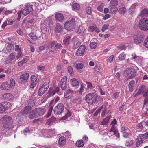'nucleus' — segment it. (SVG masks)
Returning a JSON list of instances; mask_svg holds the SVG:
<instances>
[{
	"label": "nucleus",
	"mask_w": 148,
	"mask_h": 148,
	"mask_svg": "<svg viewBox=\"0 0 148 148\" xmlns=\"http://www.w3.org/2000/svg\"><path fill=\"white\" fill-rule=\"evenodd\" d=\"M73 9L74 10H77L79 9L80 6L79 4L76 3H75L73 5Z\"/></svg>",
	"instance_id": "nucleus-48"
},
{
	"label": "nucleus",
	"mask_w": 148,
	"mask_h": 148,
	"mask_svg": "<svg viewBox=\"0 0 148 148\" xmlns=\"http://www.w3.org/2000/svg\"><path fill=\"white\" fill-rule=\"evenodd\" d=\"M63 27L59 24H57L56 27V31L57 32H61L63 29Z\"/></svg>",
	"instance_id": "nucleus-37"
},
{
	"label": "nucleus",
	"mask_w": 148,
	"mask_h": 148,
	"mask_svg": "<svg viewBox=\"0 0 148 148\" xmlns=\"http://www.w3.org/2000/svg\"><path fill=\"white\" fill-rule=\"evenodd\" d=\"M136 145L137 147H138L140 144L142 143L143 142V138H142V135H140L138 136L136 139Z\"/></svg>",
	"instance_id": "nucleus-24"
},
{
	"label": "nucleus",
	"mask_w": 148,
	"mask_h": 148,
	"mask_svg": "<svg viewBox=\"0 0 148 148\" xmlns=\"http://www.w3.org/2000/svg\"><path fill=\"white\" fill-rule=\"evenodd\" d=\"M31 82L32 84H37L38 82L37 78L34 75H32L31 76Z\"/></svg>",
	"instance_id": "nucleus-33"
},
{
	"label": "nucleus",
	"mask_w": 148,
	"mask_h": 148,
	"mask_svg": "<svg viewBox=\"0 0 148 148\" xmlns=\"http://www.w3.org/2000/svg\"><path fill=\"white\" fill-rule=\"evenodd\" d=\"M95 28H96L95 25L89 27L88 29V30L90 32H92L95 30Z\"/></svg>",
	"instance_id": "nucleus-60"
},
{
	"label": "nucleus",
	"mask_w": 148,
	"mask_h": 148,
	"mask_svg": "<svg viewBox=\"0 0 148 148\" xmlns=\"http://www.w3.org/2000/svg\"><path fill=\"white\" fill-rule=\"evenodd\" d=\"M50 131V130H48L47 132L48 134H51L52 136L56 132V130H55V129H54L53 130H51V131Z\"/></svg>",
	"instance_id": "nucleus-61"
},
{
	"label": "nucleus",
	"mask_w": 148,
	"mask_h": 148,
	"mask_svg": "<svg viewBox=\"0 0 148 148\" xmlns=\"http://www.w3.org/2000/svg\"><path fill=\"white\" fill-rule=\"evenodd\" d=\"M86 12L88 14L90 15L92 13L91 7H87L86 9Z\"/></svg>",
	"instance_id": "nucleus-54"
},
{
	"label": "nucleus",
	"mask_w": 148,
	"mask_h": 148,
	"mask_svg": "<svg viewBox=\"0 0 148 148\" xmlns=\"http://www.w3.org/2000/svg\"><path fill=\"white\" fill-rule=\"evenodd\" d=\"M10 84H9V86H10V88H11L12 87L14 86L15 84V81L12 79H10Z\"/></svg>",
	"instance_id": "nucleus-50"
},
{
	"label": "nucleus",
	"mask_w": 148,
	"mask_h": 148,
	"mask_svg": "<svg viewBox=\"0 0 148 148\" xmlns=\"http://www.w3.org/2000/svg\"><path fill=\"white\" fill-rule=\"evenodd\" d=\"M55 46L56 48L58 49H60L62 47V45L60 43H57L56 44L55 41H53L48 46V47H49L50 48L49 50L51 51H53V50L52 49L53 48V49H55Z\"/></svg>",
	"instance_id": "nucleus-11"
},
{
	"label": "nucleus",
	"mask_w": 148,
	"mask_h": 148,
	"mask_svg": "<svg viewBox=\"0 0 148 148\" xmlns=\"http://www.w3.org/2000/svg\"><path fill=\"white\" fill-rule=\"evenodd\" d=\"M134 40L135 43L137 44L141 43L143 40L142 37L140 35H138L135 37Z\"/></svg>",
	"instance_id": "nucleus-22"
},
{
	"label": "nucleus",
	"mask_w": 148,
	"mask_h": 148,
	"mask_svg": "<svg viewBox=\"0 0 148 148\" xmlns=\"http://www.w3.org/2000/svg\"><path fill=\"white\" fill-rule=\"evenodd\" d=\"M66 140L64 137H60L58 140L59 145L60 146H63L65 144Z\"/></svg>",
	"instance_id": "nucleus-32"
},
{
	"label": "nucleus",
	"mask_w": 148,
	"mask_h": 148,
	"mask_svg": "<svg viewBox=\"0 0 148 148\" xmlns=\"http://www.w3.org/2000/svg\"><path fill=\"white\" fill-rule=\"evenodd\" d=\"M86 83L87 85V88H92L93 86L91 82H86Z\"/></svg>",
	"instance_id": "nucleus-59"
},
{
	"label": "nucleus",
	"mask_w": 148,
	"mask_h": 148,
	"mask_svg": "<svg viewBox=\"0 0 148 148\" xmlns=\"http://www.w3.org/2000/svg\"><path fill=\"white\" fill-rule=\"evenodd\" d=\"M11 0H1L0 3L1 4H5L6 3H8L10 2Z\"/></svg>",
	"instance_id": "nucleus-56"
},
{
	"label": "nucleus",
	"mask_w": 148,
	"mask_h": 148,
	"mask_svg": "<svg viewBox=\"0 0 148 148\" xmlns=\"http://www.w3.org/2000/svg\"><path fill=\"white\" fill-rule=\"evenodd\" d=\"M13 48L14 46L13 45L10 43H7L5 44L3 51L7 53L10 52Z\"/></svg>",
	"instance_id": "nucleus-15"
},
{
	"label": "nucleus",
	"mask_w": 148,
	"mask_h": 148,
	"mask_svg": "<svg viewBox=\"0 0 148 148\" xmlns=\"http://www.w3.org/2000/svg\"><path fill=\"white\" fill-rule=\"evenodd\" d=\"M84 65L82 63L77 64L76 66V67L78 69H82Z\"/></svg>",
	"instance_id": "nucleus-52"
},
{
	"label": "nucleus",
	"mask_w": 148,
	"mask_h": 148,
	"mask_svg": "<svg viewBox=\"0 0 148 148\" xmlns=\"http://www.w3.org/2000/svg\"><path fill=\"white\" fill-rule=\"evenodd\" d=\"M64 105L61 103H59L54 109V114L57 115H59L62 113L64 111Z\"/></svg>",
	"instance_id": "nucleus-7"
},
{
	"label": "nucleus",
	"mask_w": 148,
	"mask_h": 148,
	"mask_svg": "<svg viewBox=\"0 0 148 148\" xmlns=\"http://www.w3.org/2000/svg\"><path fill=\"white\" fill-rule=\"evenodd\" d=\"M148 14V10L146 8H145L142 10L140 15L142 17H143Z\"/></svg>",
	"instance_id": "nucleus-35"
},
{
	"label": "nucleus",
	"mask_w": 148,
	"mask_h": 148,
	"mask_svg": "<svg viewBox=\"0 0 148 148\" xmlns=\"http://www.w3.org/2000/svg\"><path fill=\"white\" fill-rule=\"evenodd\" d=\"M15 55L14 53H12L9 56V58L11 60H14L15 58Z\"/></svg>",
	"instance_id": "nucleus-63"
},
{
	"label": "nucleus",
	"mask_w": 148,
	"mask_h": 148,
	"mask_svg": "<svg viewBox=\"0 0 148 148\" xmlns=\"http://www.w3.org/2000/svg\"><path fill=\"white\" fill-rule=\"evenodd\" d=\"M30 38L33 40L35 41L37 40V38L33 33H31L29 34Z\"/></svg>",
	"instance_id": "nucleus-46"
},
{
	"label": "nucleus",
	"mask_w": 148,
	"mask_h": 148,
	"mask_svg": "<svg viewBox=\"0 0 148 148\" xmlns=\"http://www.w3.org/2000/svg\"><path fill=\"white\" fill-rule=\"evenodd\" d=\"M67 77L66 76H64L61 79L60 82V84L61 88L62 90H65L67 87Z\"/></svg>",
	"instance_id": "nucleus-12"
},
{
	"label": "nucleus",
	"mask_w": 148,
	"mask_h": 148,
	"mask_svg": "<svg viewBox=\"0 0 148 148\" xmlns=\"http://www.w3.org/2000/svg\"><path fill=\"white\" fill-rule=\"evenodd\" d=\"M85 89V86L83 84H80V87L79 89V94L82 95V93L84 92V90Z\"/></svg>",
	"instance_id": "nucleus-43"
},
{
	"label": "nucleus",
	"mask_w": 148,
	"mask_h": 148,
	"mask_svg": "<svg viewBox=\"0 0 148 148\" xmlns=\"http://www.w3.org/2000/svg\"><path fill=\"white\" fill-rule=\"evenodd\" d=\"M131 56V59L132 60H133L134 61L138 62V59L140 58L139 56H137L135 53L132 54Z\"/></svg>",
	"instance_id": "nucleus-34"
},
{
	"label": "nucleus",
	"mask_w": 148,
	"mask_h": 148,
	"mask_svg": "<svg viewBox=\"0 0 148 148\" xmlns=\"http://www.w3.org/2000/svg\"><path fill=\"white\" fill-rule=\"evenodd\" d=\"M110 118V116H109L107 117L106 118L103 119L102 121L101 122V124L102 125H105L108 123L109 120Z\"/></svg>",
	"instance_id": "nucleus-40"
},
{
	"label": "nucleus",
	"mask_w": 148,
	"mask_h": 148,
	"mask_svg": "<svg viewBox=\"0 0 148 148\" xmlns=\"http://www.w3.org/2000/svg\"><path fill=\"white\" fill-rule=\"evenodd\" d=\"M73 91L72 90L69 89L67 90L64 94V97L66 98L71 99L73 96Z\"/></svg>",
	"instance_id": "nucleus-18"
},
{
	"label": "nucleus",
	"mask_w": 148,
	"mask_h": 148,
	"mask_svg": "<svg viewBox=\"0 0 148 148\" xmlns=\"http://www.w3.org/2000/svg\"><path fill=\"white\" fill-rule=\"evenodd\" d=\"M56 122V119L54 117H52L48 120L47 124L48 125H50Z\"/></svg>",
	"instance_id": "nucleus-28"
},
{
	"label": "nucleus",
	"mask_w": 148,
	"mask_h": 148,
	"mask_svg": "<svg viewBox=\"0 0 148 148\" xmlns=\"http://www.w3.org/2000/svg\"><path fill=\"white\" fill-rule=\"evenodd\" d=\"M71 116V112L69 111H68L65 116L61 118L60 121L61 122H64L66 121L67 119L68 118L70 117Z\"/></svg>",
	"instance_id": "nucleus-29"
},
{
	"label": "nucleus",
	"mask_w": 148,
	"mask_h": 148,
	"mask_svg": "<svg viewBox=\"0 0 148 148\" xmlns=\"http://www.w3.org/2000/svg\"><path fill=\"white\" fill-rule=\"evenodd\" d=\"M45 112V110L43 108H36L31 112L29 115V117L31 119L36 118L43 115Z\"/></svg>",
	"instance_id": "nucleus-2"
},
{
	"label": "nucleus",
	"mask_w": 148,
	"mask_h": 148,
	"mask_svg": "<svg viewBox=\"0 0 148 148\" xmlns=\"http://www.w3.org/2000/svg\"><path fill=\"white\" fill-rule=\"evenodd\" d=\"M133 144V142L132 140H127L126 141L125 145L126 146L130 147L131 146H132Z\"/></svg>",
	"instance_id": "nucleus-41"
},
{
	"label": "nucleus",
	"mask_w": 148,
	"mask_h": 148,
	"mask_svg": "<svg viewBox=\"0 0 148 148\" xmlns=\"http://www.w3.org/2000/svg\"><path fill=\"white\" fill-rule=\"evenodd\" d=\"M114 58V56L113 55H112L110 56L108 58L107 60V62L110 63L112 62L113 61Z\"/></svg>",
	"instance_id": "nucleus-49"
},
{
	"label": "nucleus",
	"mask_w": 148,
	"mask_h": 148,
	"mask_svg": "<svg viewBox=\"0 0 148 148\" xmlns=\"http://www.w3.org/2000/svg\"><path fill=\"white\" fill-rule=\"evenodd\" d=\"M138 27L141 30H148V19L145 18L141 19L139 23Z\"/></svg>",
	"instance_id": "nucleus-5"
},
{
	"label": "nucleus",
	"mask_w": 148,
	"mask_h": 148,
	"mask_svg": "<svg viewBox=\"0 0 148 148\" xmlns=\"http://www.w3.org/2000/svg\"><path fill=\"white\" fill-rule=\"evenodd\" d=\"M89 45L91 49H94L97 47V44L96 42H90Z\"/></svg>",
	"instance_id": "nucleus-42"
},
{
	"label": "nucleus",
	"mask_w": 148,
	"mask_h": 148,
	"mask_svg": "<svg viewBox=\"0 0 148 148\" xmlns=\"http://www.w3.org/2000/svg\"><path fill=\"white\" fill-rule=\"evenodd\" d=\"M109 25L108 24H105L103 26L102 28V31L104 32L105 30L107 29Z\"/></svg>",
	"instance_id": "nucleus-62"
},
{
	"label": "nucleus",
	"mask_w": 148,
	"mask_h": 148,
	"mask_svg": "<svg viewBox=\"0 0 148 148\" xmlns=\"http://www.w3.org/2000/svg\"><path fill=\"white\" fill-rule=\"evenodd\" d=\"M97 97L99 98L97 94L94 93H90L86 95L85 100L88 104L91 105L96 101Z\"/></svg>",
	"instance_id": "nucleus-4"
},
{
	"label": "nucleus",
	"mask_w": 148,
	"mask_h": 148,
	"mask_svg": "<svg viewBox=\"0 0 148 148\" xmlns=\"http://www.w3.org/2000/svg\"><path fill=\"white\" fill-rule=\"evenodd\" d=\"M144 45L147 48H148V36L145 41Z\"/></svg>",
	"instance_id": "nucleus-64"
},
{
	"label": "nucleus",
	"mask_w": 148,
	"mask_h": 148,
	"mask_svg": "<svg viewBox=\"0 0 148 148\" xmlns=\"http://www.w3.org/2000/svg\"><path fill=\"white\" fill-rule=\"evenodd\" d=\"M109 132L111 134V136L115 135L118 137L119 138V137L120 136L118 133V131L114 125L112 126Z\"/></svg>",
	"instance_id": "nucleus-16"
},
{
	"label": "nucleus",
	"mask_w": 148,
	"mask_h": 148,
	"mask_svg": "<svg viewBox=\"0 0 148 148\" xmlns=\"http://www.w3.org/2000/svg\"><path fill=\"white\" fill-rule=\"evenodd\" d=\"M33 5L31 3L27 4L25 7L24 9L20 12H18V18L20 19L21 17V14H22L25 16L27 15L31 12L33 8Z\"/></svg>",
	"instance_id": "nucleus-3"
},
{
	"label": "nucleus",
	"mask_w": 148,
	"mask_h": 148,
	"mask_svg": "<svg viewBox=\"0 0 148 148\" xmlns=\"http://www.w3.org/2000/svg\"><path fill=\"white\" fill-rule=\"evenodd\" d=\"M46 22L45 21H42L40 25V28L42 31H46Z\"/></svg>",
	"instance_id": "nucleus-38"
},
{
	"label": "nucleus",
	"mask_w": 148,
	"mask_h": 148,
	"mask_svg": "<svg viewBox=\"0 0 148 148\" xmlns=\"http://www.w3.org/2000/svg\"><path fill=\"white\" fill-rule=\"evenodd\" d=\"M29 76L28 73L23 74L20 76L18 77V80L19 83H22L23 82L27 81Z\"/></svg>",
	"instance_id": "nucleus-10"
},
{
	"label": "nucleus",
	"mask_w": 148,
	"mask_h": 148,
	"mask_svg": "<svg viewBox=\"0 0 148 148\" xmlns=\"http://www.w3.org/2000/svg\"><path fill=\"white\" fill-rule=\"evenodd\" d=\"M55 17L57 20L60 22H62L64 20V17L63 15L59 13H56Z\"/></svg>",
	"instance_id": "nucleus-19"
},
{
	"label": "nucleus",
	"mask_w": 148,
	"mask_h": 148,
	"mask_svg": "<svg viewBox=\"0 0 148 148\" xmlns=\"http://www.w3.org/2000/svg\"><path fill=\"white\" fill-rule=\"evenodd\" d=\"M86 49L85 46L84 45H81L76 52L77 55L79 56H81L83 55Z\"/></svg>",
	"instance_id": "nucleus-13"
},
{
	"label": "nucleus",
	"mask_w": 148,
	"mask_h": 148,
	"mask_svg": "<svg viewBox=\"0 0 148 148\" xmlns=\"http://www.w3.org/2000/svg\"><path fill=\"white\" fill-rule=\"evenodd\" d=\"M70 83L71 85L73 87H77L79 85L77 79L75 78L71 79Z\"/></svg>",
	"instance_id": "nucleus-21"
},
{
	"label": "nucleus",
	"mask_w": 148,
	"mask_h": 148,
	"mask_svg": "<svg viewBox=\"0 0 148 148\" xmlns=\"http://www.w3.org/2000/svg\"><path fill=\"white\" fill-rule=\"evenodd\" d=\"M59 88L57 87L54 91L53 90H51L50 88L48 94L49 96H51L53 95L56 93H58L59 92Z\"/></svg>",
	"instance_id": "nucleus-26"
},
{
	"label": "nucleus",
	"mask_w": 148,
	"mask_h": 148,
	"mask_svg": "<svg viewBox=\"0 0 148 148\" xmlns=\"http://www.w3.org/2000/svg\"><path fill=\"white\" fill-rule=\"evenodd\" d=\"M121 131L122 132V133H125V132H127V131H128V129L127 127H122L121 128Z\"/></svg>",
	"instance_id": "nucleus-53"
},
{
	"label": "nucleus",
	"mask_w": 148,
	"mask_h": 148,
	"mask_svg": "<svg viewBox=\"0 0 148 148\" xmlns=\"http://www.w3.org/2000/svg\"><path fill=\"white\" fill-rule=\"evenodd\" d=\"M27 106H26L24 108V110L25 112V113H26L27 110H29L35 104V101L33 100L30 99L28 102Z\"/></svg>",
	"instance_id": "nucleus-14"
},
{
	"label": "nucleus",
	"mask_w": 148,
	"mask_h": 148,
	"mask_svg": "<svg viewBox=\"0 0 148 148\" xmlns=\"http://www.w3.org/2000/svg\"><path fill=\"white\" fill-rule=\"evenodd\" d=\"M1 88L2 90H8L11 88L10 86H9V84L7 82H4L1 85Z\"/></svg>",
	"instance_id": "nucleus-27"
},
{
	"label": "nucleus",
	"mask_w": 148,
	"mask_h": 148,
	"mask_svg": "<svg viewBox=\"0 0 148 148\" xmlns=\"http://www.w3.org/2000/svg\"><path fill=\"white\" fill-rule=\"evenodd\" d=\"M117 48L118 49L122 50L124 49L125 48V46L123 45H121L117 47Z\"/></svg>",
	"instance_id": "nucleus-58"
},
{
	"label": "nucleus",
	"mask_w": 148,
	"mask_h": 148,
	"mask_svg": "<svg viewBox=\"0 0 148 148\" xmlns=\"http://www.w3.org/2000/svg\"><path fill=\"white\" fill-rule=\"evenodd\" d=\"M125 57L126 55L123 53H121L118 56V58L120 60H124L125 59Z\"/></svg>",
	"instance_id": "nucleus-44"
},
{
	"label": "nucleus",
	"mask_w": 148,
	"mask_h": 148,
	"mask_svg": "<svg viewBox=\"0 0 148 148\" xmlns=\"http://www.w3.org/2000/svg\"><path fill=\"white\" fill-rule=\"evenodd\" d=\"M3 97L4 99L7 100H12L14 97L11 94L5 93L3 95Z\"/></svg>",
	"instance_id": "nucleus-25"
},
{
	"label": "nucleus",
	"mask_w": 148,
	"mask_h": 148,
	"mask_svg": "<svg viewBox=\"0 0 148 148\" xmlns=\"http://www.w3.org/2000/svg\"><path fill=\"white\" fill-rule=\"evenodd\" d=\"M135 85V81L134 80H132L129 84V88L130 91L132 92L133 90Z\"/></svg>",
	"instance_id": "nucleus-31"
},
{
	"label": "nucleus",
	"mask_w": 148,
	"mask_h": 148,
	"mask_svg": "<svg viewBox=\"0 0 148 148\" xmlns=\"http://www.w3.org/2000/svg\"><path fill=\"white\" fill-rule=\"evenodd\" d=\"M84 145V143L81 140L77 141L76 143V145L78 147H82Z\"/></svg>",
	"instance_id": "nucleus-39"
},
{
	"label": "nucleus",
	"mask_w": 148,
	"mask_h": 148,
	"mask_svg": "<svg viewBox=\"0 0 148 148\" xmlns=\"http://www.w3.org/2000/svg\"><path fill=\"white\" fill-rule=\"evenodd\" d=\"M123 134V136L125 138H128L130 136V134L129 133V130L128 131H127V132H125V133H124Z\"/></svg>",
	"instance_id": "nucleus-57"
},
{
	"label": "nucleus",
	"mask_w": 148,
	"mask_h": 148,
	"mask_svg": "<svg viewBox=\"0 0 148 148\" xmlns=\"http://www.w3.org/2000/svg\"><path fill=\"white\" fill-rule=\"evenodd\" d=\"M0 121L3 123V127L5 129L10 130L14 127L12 124V119L9 116L5 115L3 116L0 119Z\"/></svg>",
	"instance_id": "nucleus-1"
},
{
	"label": "nucleus",
	"mask_w": 148,
	"mask_h": 148,
	"mask_svg": "<svg viewBox=\"0 0 148 148\" xmlns=\"http://www.w3.org/2000/svg\"><path fill=\"white\" fill-rule=\"evenodd\" d=\"M146 90V88L143 85L140 88L135 96L138 95L140 94H143Z\"/></svg>",
	"instance_id": "nucleus-30"
},
{
	"label": "nucleus",
	"mask_w": 148,
	"mask_h": 148,
	"mask_svg": "<svg viewBox=\"0 0 148 148\" xmlns=\"http://www.w3.org/2000/svg\"><path fill=\"white\" fill-rule=\"evenodd\" d=\"M143 96L145 97L144 99V104H147L148 103V90L143 95Z\"/></svg>",
	"instance_id": "nucleus-45"
},
{
	"label": "nucleus",
	"mask_w": 148,
	"mask_h": 148,
	"mask_svg": "<svg viewBox=\"0 0 148 148\" xmlns=\"http://www.w3.org/2000/svg\"><path fill=\"white\" fill-rule=\"evenodd\" d=\"M67 70L68 73L70 74H72L73 73V70L72 67L70 66H69L67 68Z\"/></svg>",
	"instance_id": "nucleus-55"
},
{
	"label": "nucleus",
	"mask_w": 148,
	"mask_h": 148,
	"mask_svg": "<svg viewBox=\"0 0 148 148\" xmlns=\"http://www.w3.org/2000/svg\"><path fill=\"white\" fill-rule=\"evenodd\" d=\"M11 106V103L8 102H4L0 103V112L2 113L3 111L7 110Z\"/></svg>",
	"instance_id": "nucleus-9"
},
{
	"label": "nucleus",
	"mask_w": 148,
	"mask_h": 148,
	"mask_svg": "<svg viewBox=\"0 0 148 148\" xmlns=\"http://www.w3.org/2000/svg\"><path fill=\"white\" fill-rule=\"evenodd\" d=\"M110 3L111 5L113 6H116L118 4V1L117 0H111Z\"/></svg>",
	"instance_id": "nucleus-47"
},
{
	"label": "nucleus",
	"mask_w": 148,
	"mask_h": 148,
	"mask_svg": "<svg viewBox=\"0 0 148 148\" xmlns=\"http://www.w3.org/2000/svg\"><path fill=\"white\" fill-rule=\"evenodd\" d=\"M46 85L45 83L42 86L41 88H40L38 91V95L39 96H41L46 91Z\"/></svg>",
	"instance_id": "nucleus-20"
},
{
	"label": "nucleus",
	"mask_w": 148,
	"mask_h": 148,
	"mask_svg": "<svg viewBox=\"0 0 148 148\" xmlns=\"http://www.w3.org/2000/svg\"><path fill=\"white\" fill-rule=\"evenodd\" d=\"M127 11L126 8L124 7H121L118 10L119 13L121 14H123L125 13Z\"/></svg>",
	"instance_id": "nucleus-36"
},
{
	"label": "nucleus",
	"mask_w": 148,
	"mask_h": 148,
	"mask_svg": "<svg viewBox=\"0 0 148 148\" xmlns=\"http://www.w3.org/2000/svg\"><path fill=\"white\" fill-rule=\"evenodd\" d=\"M75 19H71L70 21L66 22L64 24V28L68 30H72L75 28Z\"/></svg>",
	"instance_id": "nucleus-6"
},
{
	"label": "nucleus",
	"mask_w": 148,
	"mask_h": 148,
	"mask_svg": "<svg viewBox=\"0 0 148 148\" xmlns=\"http://www.w3.org/2000/svg\"><path fill=\"white\" fill-rule=\"evenodd\" d=\"M72 41V40L71 39V37L69 35L66 36L63 40L64 44L65 45H67L69 44Z\"/></svg>",
	"instance_id": "nucleus-23"
},
{
	"label": "nucleus",
	"mask_w": 148,
	"mask_h": 148,
	"mask_svg": "<svg viewBox=\"0 0 148 148\" xmlns=\"http://www.w3.org/2000/svg\"><path fill=\"white\" fill-rule=\"evenodd\" d=\"M126 77L128 79L133 78L136 75V73L135 70L133 68H129L126 70Z\"/></svg>",
	"instance_id": "nucleus-8"
},
{
	"label": "nucleus",
	"mask_w": 148,
	"mask_h": 148,
	"mask_svg": "<svg viewBox=\"0 0 148 148\" xmlns=\"http://www.w3.org/2000/svg\"><path fill=\"white\" fill-rule=\"evenodd\" d=\"M145 124L143 122H142L140 123L137 125V127L140 130H142L143 128V125Z\"/></svg>",
	"instance_id": "nucleus-51"
},
{
	"label": "nucleus",
	"mask_w": 148,
	"mask_h": 148,
	"mask_svg": "<svg viewBox=\"0 0 148 148\" xmlns=\"http://www.w3.org/2000/svg\"><path fill=\"white\" fill-rule=\"evenodd\" d=\"M53 102L54 100L53 99L49 103L48 113L47 115V117L50 116L51 115L54 106Z\"/></svg>",
	"instance_id": "nucleus-17"
}]
</instances>
